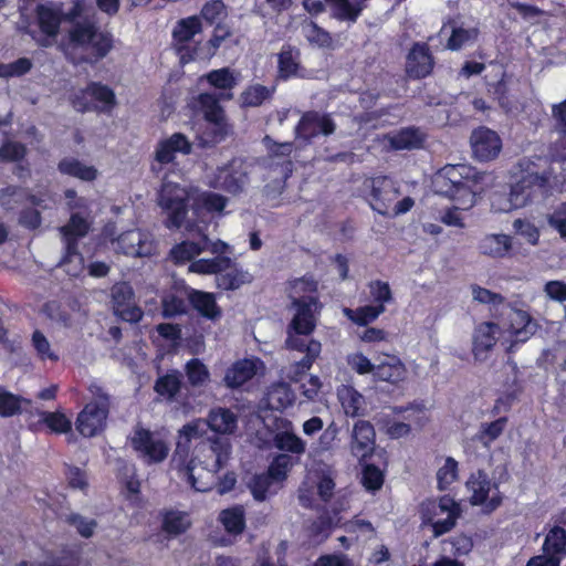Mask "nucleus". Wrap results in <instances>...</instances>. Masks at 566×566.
I'll return each mask as SVG.
<instances>
[{
    "instance_id": "obj_1",
    "label": "nucleus",
    "mask_w": 566,
    "mask_h": 566,
    "mask_svg": "<svg viewBox=\"0 0 566 566\" xmlns=\"http://www.w3.org/2000/svg\"><path fill=\"white\" fill-rule=\"evenodd\" d=\"M494 177L489 172H480L468 165H447L434 176L433 185L437 192L457 203L441 211L439 220L459 229L465 227L461 211L475 206L478 196L493 185Z\"/></svg>"
},
{
    "instance_id": "obj_2",
    "label": "nucleus",
    "mask_w": 566,
    "mask_h": 566,
    "mask_svg": "<svg viewBox=\"0 0 566 566\" xmlns=\"http://www.w3.org/2000/svg\"><path fill=\"white\" fill-rule=\"evenodd\" d=\"M294 315L287 326L285 345L289 349L304 353L305 356L285 367L284 374L292 381H297L313 366L322 353V344L315 338H307L316 327V315L319 305L316 296L308 301H294L292 303Z\"/></svg>"
},
{
    "instance_id": "obj_3",
    "label": "nucleus",
    "mask_w": 566,
    "mask_h": 566,
    "mask_svg": "<svg viewBox=\"0 0 566 566\" xmlns=\"http://www.w3.org/2000/svg\"><path fill=\"white\" fill-rule=\"evenodd\" d=\"M113 48L112 36L99 31L94 22L75 21L69 30V41L64 52L73 60H99L107 55Z\"/></svg>"
},
{
    "instance_id": "obj_4",
    "label": "nucleus",
    "mask_w": 566,
    "mask_h": 566,
    "mask_svg": "<svg viewBox=\"0 0 566 566\" xmlns=\"http://www.w3.org/2000/svg\"><path fill=\"white\" fill-rule=\"evenodd\" d=\"M370 206L378 213L395 218L407 213L415 206L413 198L405 196L400 198L399 186L386 176L369 179Z\"/></svg>"
},
{
    "instance_id": "obj_5",
    "label": "nucleus",
    "mask_w": 566,
    "mask_h": 566,
    "mask_svg": "<svg viewBox=\"0 0 566 566\" xmlns=\"http://www.w3.org/2000/svg\"><path fill=\"white\" fill-rule=\"evenodd\" d=\"M203 31L201 18L190 15L176 22L171 31V45L182 64L198 60L201 43L196 36Z\"/></svg>"
},
{
    "instance_id": "obj_6",
    "label": "nucleus",
    "mask_w": 566,
    "mask_h": 566,
    "mask_svg": "<svg viewBox=\"0 0 566 566\" xmlns=\"http://www.w3.org/2000/svg\"><path fill=\"white\" fill-rule=\"evenodd\" d=\"M422 523L430 525L436 537L449 532L460 516V505L450 496L428 500L420 509Z\"/></svg>"
},
{
    "instance_id": "obj_7",
    "label": "nucleus",
    "mask_w": 566,
    "mask_h": 566,
    "mask_svg": "<svg viewBox=\"0 0 566 566\" xmlns=\"http://www.w3.org/2000/svg\"><path fill=\"white\" fill-rule=\"evenodd\" d=\"M88 229L90 223L87 220L77 213L72 214L69 223L60 228L65 244V254L61 264L72 276L78 275L84 269V260L77 252V239L85 237Z\"/></svg>"
},
{
    "instance_id": "obj_8",
    "label": "nucleus",
    "mask_w": 566,
    "mask_h": 566,
    "mask_svg": "<svg viewBox=\"0 0 566 566\" xmlns=\"http://www.w3.org/2000/svg\"><path fill=\"white\" fill-rule=\"evenodd\" d=\"M191 197L190 192L178 184L164 177L161 189L158 193V206L167 214L168 228H180L187 214L186 201Z\"/></svg>"
},
{
    "instance_id": "obj_9",
    "label": "nucleus",
    "mask_w": 566,
    "mask_h": 566,
    "mask_svg": "<svg viewBox=\"0 0 566 566\" xmlns=\"http://www.w3.org/2000/svg\"><path fill=\"white\" fill-rule=\"evenodd\" d=\"M499 323L502 327V344L507 350H512L515 344L530 339L537 329V323L527 312L513 307L509 308Z\"/></svg>"
},
{
    "instance_id": "obj_10",
    "label": "nucleus",
    "mask_w": 566,
    "mask_h": 566,
    "mask_svg": "<svg viewBox=\"0 0 566 566\" xmlns=\"http://www.w3.org/2000/svg\"><path fill=\"white\" fill-rule=\"evenodd\" d=\"M465 486L470 493L469 501L472 505H480L486 512H492L502 504L503 495L497 483L493 482L483 471L472 473Z\"/></svg>"
},
{
    "instance_id": "obj_11",
    "label": "nucleus",
    "mask_w": 566,
    "mask_h": 566,
    "mask_svg": "<svg viewBox=\"0 0 566 566\" xmlns=\"http://www.w3.org/2000/svg\"><path fill=\"white\" fill-rule=\"evenodd\" d=\"M192 151V143L182 133H174L159 139L154 150L153 171L159 174L167 165H174L178 155L187 156Z\"/></svg>"
},
{
    "instance_id": "obj_12",
    "label": "nucleus",
    "mask_w": 566,
    "mask_h": 566,
    "mask_svg": "<svg viewBox=\"0 0 566 566\" xmlns=\"http://www.w3.org/2000/svg\"><path fill=\"white\" fill-rule=\"evenodd\" d=\"M112 243L115 251L135 258L151 256L158 252V243L154 235L139 229L122 233Z\"/></svg>"
},
{
    "instance_id": "obj_13",
    "label": "nucleus",
    "mask_w": 566,
    "mask_h": 566,
    "mask_svg": "<svg viewBox=\"0 0 566 566\" xmlns=\"http://www.w3.org/2000/svg\"><path fill=\"white\" fill-rule=\"evenodd\" d=\"M130 443L135 451L148 463L164 461L169 451L167 441L156 432L137 427L130 437Z\"/></svg>"
},
{
    "instance_id": "obj_14",
    "label": "nucleus",
    "mask_w": 566,
    "mask_h": 566,
    "mask_svg": "<svg viewBox=\"0 0 566 566\" xmlns=\"http://www.w3.org/2000/svg\"><path fill=\"white\" fill-rule=\"evenodd\" d=\"M247 171L241 161L233 160L229 165L218 168L207 175V185L211 188L222 189L230 193H238L247 184Z\"/></svg>"
},
{
    "instance_id": "obj_15",
    "label": "nucleus",
    "mask_w": 566,
    "mask_h": 566,
    "mask_svg": "<svg viewBox=\"0 0 566 566\" xmlns=\"http://www.w3.org/2000/svg\"><path fill=\"white\" fill-rule=\"evenodd\" d=\"M335 130L336 123L331 114L310 111L302 115L295 127V135L297 138L310 140L319 135L329 136Z\"/></svg>"
},
{
    "instance_id": "obj_16",
    "label": "nucleus",
    "mask_w": 566,
    "mask_h": 566,
    "mask_svg": "<svg viewBox=\"0 0 566 566\" xmlns=\"http://www.w3.org/2000/svg\"><path fill=\"white\" fill-rule=\"evenodd\" d=\"M473 157L479 161L494 160L502 150L499 134L488 127L474 129L470 137Z\"/></svg>"
},
{
    "instance_id": "obj_17",
    "label": "nucleus",
    "mask_w": 566,
    "mask_h": 566,
    "mask_svg": "<svg viewBox=\"0 0 566 566\" xmlns=\"http://www.w3.org/2000/svg\"><path fill=\"white\" fill-rule=\"evenodd\" d=\"M108 405L106 400L90 402L78 413L76 429L84 437H94L99 433L106 423Z\"/></svg>"
},
{
    "instance_id": "obj_18",
    "label": "nucleus",
    "mask_w": 566,
    "mask_h": 566,
    "mask_svg": "<svg viewBox=\"0 0 566 566\" xmlns=\"http://www.w3.org/2000/svg\"><path fill=\"white\" fill-rule=\"evenodd\" d=\"M112 305L115 315L130 323L138 322L143 312L137 306L133 289L127 283H117L112 287Z\"/></svg>"
},
{
    "instance_id": "obj_19",
    "label": "nucleus",
    "mask_w": 566,
    "mask_h": 566,
    "mask_svg": "<svg viewBox=\"0 0 566 566\" xmlns=\"http://www.w3.org/2000/svg\"><path fill=\"white\" fill-rule=\"evenodd\" d=\"M264 370L265 366L260 358L239 359L226 370L223 381L229 388H239L253 377L264 374Z\"/></svg>"
},
{
    "instance_id": "obj_20",
    "label": "nucleus",
    "mask_w": 566,
    "mask_h": 566,
    "mask_svg": "<svg viewBox=\"0 0 566 566\" xmlns=\"http://www.w3.org/2000/svg\"><path fill=\"white\" fill-rule=\"evenodd\" d=\"M501 332L500 323L485 322L478 325L473 334L472 348L475 360H485L496 342L500 340L502 343Z\"/></svg>"
},
{
    "instance_id": "obj_21",
    "label": "nucleus",
    "mask_w": 566,
    "mask_h": 566,
    "mask_svg": "<svg viewBox=\"0 0 566 566\" xmlns=\"http://www.w3.org/2000/svg\"><path fill=\"white\" fill-rule=\"evenodd\" d=\"M408 370L402 360L395 355L382 354L376 360L374 378L392 385L405 381Z\"/></svg>"
},
{
    "instance_id": "obj_22",
    "label": "nucleus",
    "mask_w": 566,
    "mask_h": 566,
    "mask_svg": "<svg viewBox=\"0 0 566 566\" xmlns=\"http://www.w3.org/2000/svg\"><path fill=\"white\" fill-rule=\"evenodd\" d=\"M546 179L538 174L531 172L523 176L514 186L511 191L513 198H517L523 201L521 208L525 207L533 200L542 197L546 191Z\"/></svg>"
},
{
    "instance_id": "obj_23",
    "label": "nucleus",
    "mask_w": 566,
    "mask_h": 566,
    "mask_svg": "<svg viewBox=\"0 0 566 566\" xmlns=\"http://www.w3.org/2000/svg\"><path fill=\"white\" fill-rule=\"evenodd\" d=\"M279 76L283 80L291 77H307L308 74L301 65V53L290 45L283 46L277 55Z\"/></svg>"
},
{
    "instance_id": "obj_24",
    "label": "nucleus",
    "mask_w": 566,
    "mask_h": 566,
    "mask_svg": "<svg viewBox=\"0 0 566 566\" xmlns=\"http://www.w3.org/2000/svg\"><path fill=\"white\" fill-rule=\"evenodd\" d=\"M315 479H317V493L319 497L323 501H328L333 496L335 482L332 472L328 470L326 472H323L321 475H313L312 473H310L307 476V481L300 489L298 499L303 506L312 505V500L310 496L311 490L308 484L311 482H315Z\"/></svg>"
},
{
    "instance_id": "obj_25",
    "label": "nucleus",
    "mask_w": 566,
    "mask_h": 566,
    "mask_svg": "<svg viewBox=\"0 0 566 566\" xmlns=\"http://www.w3.org/2000/svg\"><path fill=\"white\" fill-rule=\"evenodd\" d=\"M375 444L374 427L364 420L355 423L353 429L352 452L355 457L364 459L373 450Z\"/></svg>"
},
{
    "instance_id": "obj_26",
    "label": "nucleus",
    "mask_w": 566,
    "mask_h": 566,
    "mask_svg": "<svg viewBox=\"0 0 566 566\" xmlns=\"http://www.w3.org/2000/svg\"><path fill=\"white\" fill-rule=\"evenodd\" d=\"M433 66L432 57L426 44H415L407 57V73L416 78L427 76Z\"/></svg>"
},
{
    "instance_id": "obj_27",
    "label": "nucleus",
    "mask_w": 566,
    "mask_h": 566,
    "mask_svg": "<svg viewBox=\"0 0 566 566\" xmlns=\"http://www.w3.org/2000/svg\"><path fill=\"white\" fill-rule=\"evenodd\" d=\"M36 12L39 27L48 36L41 44L44 46L50 45L59 33L62 22V12L59 8L48 4L39 6Z\"/></svg>"
},
{
    "instance_id": "obj_28",
    "label": "nucleus",
    "mask_w": 566,
    "mask_h": 566,
    "mask_svg": "<svg viewBox=\"0 0 566 566\" xmlns=\"http://www.w3.org/2000/svg\"><path fill=\"white\" fill-rule=\"evenodd\" d=\"M513 243L510 235L504 233H491L484 235L479 242L481 254L493 259L505 258L512 250Z\"/></svg>"
},
{
    "instance_id": "obj_29",
    "label": "nucleus",
    "mask_w": 566,
    "mask_h": 566,
    "mask_svg": "<svg viewBox=\"0 0 566 566\" xmlns=\"http://www.w3.org/2000/svg\"><path fill=\"white\" fill-rule=\"evenodd\" d=\"M273 442L279 450L296 455L306 451V442L294 432L290 421H285L282 430L274 434Z\"/></svg>"
},
{
    "instance_id": "obj_30",
    "label": "nucleus",
    "mask_w": 566,
    "mask_h": 566,
    "mask_svg": "<svg viewBox=\"0 0 566 566\" xmlns=\"http://www.w3.org/2000/svg\"><path fill=\"white\" fill-rule=\"evenodd\" d=\"M450 30V36L447 41V48L451 51H458L463 46L474 42L479 35L476 28H465L459 25L455 21L450 20L443 24L441 32Z\"/></svg>"
},
{
    "instance_id": "obj_31",
    "label": "nucleus",
    "mask_w": 566,
    "mask_h": 566,
    "mask_svg": "<svg viewBox=\"0 0 566 566\" xmlns=\"http://www.w3.org/2000/svg\"><path fill=\"white\" fill-rule=\"evenodd\" d=\"M206 422L217 433L232 434L238 427V417L230 409L218 407L209 412Z\"/></svg>"
},
{
    "instance_id": "obj_32",
    "label": "nucleus",
    "mask_w": 566,
    "mask_h": 566,
    "mask_svg": "<svg viewBox=\"0 0 566 566\" xmlns=\"http://www.w3.org/2000/svg\"><path fill=\"white\" fill-rule=\"evenodd\" d=\"M382 142L395 150L412 149L418 148L422 144L423 136L418 129L405 128L397 133L385 135Z\"/></svg>"
},
{
    "instance_id": "obj_33",
    "label": "nucleus",
    "mask_w": 566,
    "mask_h": 566,
    "mask_svg": "<svg viewBox=\"0 0 566 566\" xmlns=\"http://www.w3.org/2000/svg\"><path fill=\"white\" fill-rule=\"evenodd\" d=\"M505 426V418L481 423L479 431L467 442V448L480 443L483 448L490 449L491 444L503 433Z\"/></svg>"
},
{
    "instance_id": "obj_34",
    "label": "nucleus",
    "mask_w": 566,
    "mask_h": 566,
    "mask_svg": "<svg viewBox=\"0 0 566 566\" xmlns=\"http://www.w3.org/2000/svg\"><path fill=\"white\" fill-rule=\"evenodd\" d=\"M207 432L205 419H195L186 423L178 431L177 450L178 454H187L192 440H198Z\"/></svg>"
},
{
    "instance_id": "obj_35",
    "label": "nucleus",
    "mask_w": 566,
    "mask_h": 566,
    "mask_svg": "<svg viewBox=\"0 0 566 566\" xmlns=\"http://www.w3.org/2000/svg\"><path fill=\"white\" fill-rule=\"evenodd\" d=\"M59 170L63 175L77 178L83 181H93L98 176V170L91 165H86L76 158H64L59 164Z\"/></svg>"
},
{
    "instance_id": "obj_36",
    "label": "nucleus",
    "mask_w": 566,
    "mask_h": 566,
    "mask_svg": "<svg viewBox=\"0 0 566 566\" xmlns=\"http://www.w3.org/2000/svg\"><path fill=\"white\" fill-rule=\"evenodd\" d=\"M252 279V275L248 271L232 266L230 263L227 270L217 275L216 282L219 289L237 290L244 284L251 283Z\"/></svg>"
},
{
    "instance_id": "obj_37",
    "label": "nucleus",
    "mask_w": 566,
    "mask_h": 566,
    "mask_svg": "<svg viewBox=\"0 0 566 566\" xmlns=\"http://www.w3.org/2000/svg\"><path fill=\"white\" fill-rule=\"evenodd\" d=\"M231 35L232 31L228 25L217 24L210 39L201 44L198 60H210Z\"/></svg>"
},
{
    "instance_id": "obj_38",
    "label": "nucleus",
    "mask_w": 566,
    "mask_h": 566,
    "mask_svg": "<svg viewBox=\"0 0 566 566\" xmlns=\"http://www.w3.org/2000/svg\"><path fill=\"white\" fill-rule=\"evenodd\" d=\"M184 478L198 492L209 491L214 482L212 470L188 465L181 470Z\"/></svg>"
},
{
    "instance_id": "obj_39",
    "label": "nucleus",
    "mask_w": 566,
    "mask_h": 566,
    "mask_svg": "<svg viewBox=\"0 0 566 566\" xmlns=\"http://www.w3.org/2000/svg\"><path fill=\"white\" fill-rule=\"evenodd\" d=\"M189 300L193 307L205 317L210 319L220 317L221 311L218 307L212 293L192 291L189 294Z\"/></svg>"
},
{
    "instance_id": "obj_40",
    "label": "nucleus",
    "mask_w": 566,
    "mask_h": 566,
    "mask_svg": "<svg viewBox=\"0 0 566 566\" xmlns=\"http://www.w3.org/2000/svg\"><path fill=\"white\" fill-rule=\"evenodd\" d=\"M337 397L347 416L356 417L365 405V399L355 388L343 385L337 390Z\"/></svg>"
},
{
    "instance_id": "obj_41",
    "label": "nucleus",
    "mask_w": 566,
    "mask_h": 566,
    "mask_svg": "<svg viewBox=\"0 0 566 566\" xmlns=\"http://www.w3.org/2000/svg\"><path fill=\"white\" fill-rule=\"evenodd\" d=\"M193 111L201 113L206 120L221 118L223 109L213 94L201 93L190 102Z\"/></svg>"
},
{
    "instance_id": "obj_42",
    "label": "nucleus",
    "mask_w": 566,
    "mask_h": 566,
    "mask_svg": "<svg viewBox=\"0 0 566 566\" xmlns=\"http://www.w3.org/2000/svg\"><path fill=\"white\" fill-rule=\"evenodd\" d=\"M331 3L332 15L340 21L356 22L365 6L349 0H326Z\"/></svg>"
},
{
    "instance_id": "obj_43",
    "label": "nucleus",
    "mask_w": 566,
    "mask_h": 566,
    "mask_svg": "<svg viewBox=\"0 0 566 566\" xmlns=\"http://www.w3.org/2000/svg\"><path fill=\"white\" fill-rule=\"evenodd\" d=\"M91 97L93 99L94 111L109 112L116 104L113 90L101 83H91Z\"/></svg>"
},
{
    "instance_id": "obj_44",
    "label": "nucleus",
    "mask_w": 566,
    "mask_h": 566,
    "mask_svg": "<svg viewBox=\"0 0 566 566\" xmlns=\"http://www.w3.org/2000/svg\"><path fill=\"white\" fill-rule=\"evenodd\" d=\"M230 132V125L224 119L223 114L221 118L207 120V127L200 140L203 146L217 144L222 142Z\"/></svg>"
},
{
    "instance_id": "obj_45",
    "label": "nucleus",
    "mask_w": 566,
    "mask_h": 566,
    "mask_svg": "<svg viewBox=\"0 0 566 566\" xmlns=\"http://www.w3.org/2000/svg\"><path fill=\"white\" fill-rule=\"evenodd\" d=\"M543 552L548 555L558 556L559 559L566 556V532L559 526H554L547 533L544 544Z\"/></svg>"
},
{
    "instance_id": "obj_46",
    "label": "nucleus",
    "mask_w": 566,
    "mask_h": 566,
    "mask_svg": "<svg viewBox=\"0 0 566 566\" xmlns=\"http://www.w3.org/2000/svg\"><path fill=\"white\" fill-rule=\"evenodd\" d=\"M249 489L256 501H264L269 495L276 493L280 486L265 472L254 475L249 482Z\"/></svg>"
},
{
    "instance_id": "obj_47",
    "label": "nucleus",
    "mask_w": 566,
    "mask_h": 566,
    "mask_svg": "<svg viewBox=\"0 0 566 566\" xmlns=\"http://www.w3.org/2000/svg\"><path fill=\"white\" fill-rule=\"evenodd\" d=\"M185 373L188 382L192 387H205L210 381L208 367L198 358H192L186 363Z\"/></svg>"
},
{
    "instance_id": "obj_48",
    "label": "nucleus",
    "mask_w": 566,
    "mask_h": 566,
    "mask_svg": "<svg viewBox=\"0 0 566 566\" xmlns=\"http://www.w3.org/2000/svg\"><path fill=\"white\" fill-rule=\"evenodd\" d=\"M273 90L261 84L248 86L240 95L241 105L243 107H258L266 99H270Z\"/></svg>"
},
{
    "instance_id": "obj_49",
    "label": "nucleus",
    "mask_w": 566,
    "mask_h": 566,
    "mask_svg": "<svg viewBox=\"0 0 566 566\" xmlns=\"http://www.w3.org/2000/svg\"><path fill=\"white\" fill-rule=\"evenodd\" d=\"M230 258L216 256L213 259H200L189 265V271L197 274H219L229 268Z\"/></svg>"
},
{
    "instance_id": "obj_50",
    "label": "nucleus",
    "mask_w": 566,
    "mask_h": 566,
    "mask_svg": "<svg viewBox=\"0 0 566 566\" xmlns=\"http://www.w3.org/2000/svg\"><path fill=\"white\" fill-rule=\"evenodd\" d=\"M31 401L17 396L0 387V417H12L23 410V405H30Z\"/></svg>"
},
{
    "instance_id": "obj_51",
    "label": "nucleus",
    "mask_w": 566,
    "mask_h": 566,
    "mask_svg": "<svg viewBox=\"0 0 566 566\" xmlns=\"http://www.w3.org/2000/svg\"><path fill=\"white\" fill-rule=\"evenodd\" d=\"M302 34L306 40L318 48H331L333 40L331 34L319 28L315 22L305 20L302 23Z\"/></svg>"
},
{
    "instance_id": "obj_52",
    "label": "nucleus",
    "mask_w": 566,
    "mask_h": 566,
    "mask_svg": "<svg viewBox=\"0 0 566 566\" xmlns=\"http://www.w3.org/2000/svg\"><path fill=\"white\" fill-rule=\"evenodd\" d=\"M191 525L189 515L185 512L170 511L164 516V531L171 535H179L186 532Z\"/></svg>"
},
{
    "instance_id": "obj_53",
    "label": "nucleus",
    "mask_w": 566,
    "mask_h": 566,
    "mask_svg": "<svg viewBox=\"0 0 566 566\" xmlns=\"http://www.w3.org/2000/svg\"><path fill=\"white\" fill-rule=\"evenodd\" d=\"M385 312L384 305H365L357 310L344 308V314L358 325H367Z\"/></svg>"
},
{
    "instance_id": "obj_54",
    "label": "nucleus",
    "mask_w": 566,
    "mask_h": 566,
    "mask_svg": "<svg viewBox=\"0 0 566 566\" xmlns=\"http://www.w3.org/2000/svg\"><path fill=\"white\" fill-rule=\"evenodd\" d=\"M238 73L229 67L213 70L206 75L208 83L219 90H231L237 85Z\"/></svg>"
},
{
    "instance_id": "obj_55",
    "label": "nucleus",
    "mask_w": 566,
    "mask_h": 566,
    "mask_svg": "<svg viewBox=\"0 0 566 566\" xmlns=\"http://www.w3.org/2000/svg\"><path fill=\"white\" fill-rule=\"evenodd\" d=\"M205 249L201 242L182 241L170 250V258L176 263H185L199 255Z\"/></svg>"
},
{
    "instance_id": "obj_56",
    "label": "nucleus",
    "mask_w": 566,
    "mask_h": 566,
    "mask_svg": "<svg viewBox=\"0 0 566 566\" xmlns=\"http://www.w3.org/2000/svg\"><path fill=\"white\" fill-rule=\"evenodd\" d=\"M293 400V392L283 384L273 386L268 392V402L272 409H284L291 406Z\"/></svg>"
},
{
    "instance_id": "obj_57",
    "label": "nucleus",
    "mask_w": 566,
    "mask_h": 566,
    "mask_svg": "<svg viewBox=\"0 0 566 566\" xmlns=\"http://www.w3.org/2000/svg\"><path fill=\"white\" fill-rule=\"evenodd\" d=\"M317 283L312 279H297L290 283V297L294 301H308L310 296H315Z\"/></svg>"
},
{
    "instance_id": "obj_58",
    "label": "nucleus",
    "mask_w": 566,
    "mask_h": 566,
    "mask_svg": "<svg viewBox=\"0 0 566 566\" xmlns=\"http://www.w3.org/2000/svg\"><path fill=\"white\" fill-rule=\"evenodd\" d=\"M220 521L229 533H241L244 527V511L235 506L221 512Z\"/></svg>"
},
{
    "instance_id": "obj_59",
    "label": "nucleus",
    "mask_w": 566,
    "mask_h": 566,
    "mask_svg": "<svg viewBox=\"0 0 566 566\" xmlns=\"http://www.w3.org/2000/svg\"><path fill=\"white\" fill-rule=\"evenodd\" d=\"M292 467H293L292 458L289 454L281 453L273 459L266 473L281 488L282 482L286 479L287 473Z\"/></svg>"
},
{
    "instance_id": "obj_60",
    "label": "nucleus",
    "mask_w": 566,
    "mask_h": 566,
    "mask_svg": "<svg viewBox=\"0 0 566 566\" xmlns=\"http://www.w3.org/2000/svg\"><path fill=\"white\" fill-rule=\"evenodd\" d=\"M345 532L355 539H370L375 536L376 531L369 521L355 517L344 524Z\"/></svg>"
},
{
    "instance_id": "obj_61",
    "label": "nucleus",
    "mask_w": 566,
    "mask_h": 566,
    "mask_svg": "<svg viewBox=\"0 0 566 566\" xmlns=\"http://www.w3.org/2000/svg\"><path fill=\"white\" fill-rule=\"evenodd\" d=\"M180 376L178 371L167 374L156 381L155 390L167 399H172L180 389Z\"/></svg>"
},
{
    "instance_id": "obj_62",
    "label": "nucleus",
    "mask_w": 566,
    "mask_h": 566,
    "mask_svg": "<svg viewBox=\"0 0 566 566\" xmlns=\"http://www.w3.org/2000/svg\"><path fill=\"white\" fill-rule=\"evenodd\" d=\"M458 479V462L448 457L443 460V464L438 469L437 481L440 490L448 489Z\"/></svg>"
},
{
    "instance_id": "obj_63",
    "label": "nucleus",
    "mask_w": 566,
    "mask_h": 566,
    "mask_svg": "<svg viewBox=\"0 0 566 566\" xmlns=\"http://www.w3.org/2000/svg\"><path fill=\"white\" fill-rule=\"evenodd\" d=\"M42 421L54 433H66L72 428V421L62 412H42Z\"/></svg>"
},
{
    "instance_id": "obj_64",
    "label": "nucleus",
    "mask_w": 566,
    "mask_h": 566,
    "mask_svg": "<svg viewBox=\"0 0 566 566\" xmlns=\"http://www.w3.org/2000/svg\"><path fill=\"white\" fill-rule=\"evenodd\" d=\"M522 200L516 197L513 198L512 191L506 192H495L491 198V206L495 212L506 213L514 209H520Z\"/></svg>"
}]
</instances>
